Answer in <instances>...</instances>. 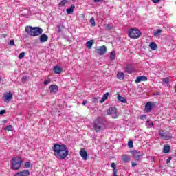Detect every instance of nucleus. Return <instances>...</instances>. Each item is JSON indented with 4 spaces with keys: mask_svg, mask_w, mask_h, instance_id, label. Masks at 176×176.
I'll return each mask as SVG.
<instances>
[{
    "mask_svg": "<svg viewBox=\"0 0 176 176\" xmlns=\"http://www.w3.org/2000/svg\"><path fill=\"white\" fill-rule=\"evenodd\" d=\"M52 151L56 158L60 160H64L69 155V150L65 144H54Z\"/></svg>",
    "mask_w": 176,
    "mask_h": 176,
    "instance_id": "1",
    "label": "nucleus"
},
{
    "mask_svg": "<svg viewBox=\"0 0 176 176\" xmlns=\"http://www.w3.org/2000/svg\"><path fill=\"white\" fill-rule=\"evenodd\" d=\"M93 126L94 131L99 133L104 131V128H106V124L102 118L98 117V118L94 120Z\"/></svg>",
    "mask_w": 176,
    "mask_h": 176,
    "instance_id": "2",
    "label": "nucleus"
},
{
    "mask_svg": "<svg viewBox=\"0 0 176 176\" xmlns=\"http://www.w3.org/2000/svg\"><path fill=\"white\" fill-rule=\"evenodd\" d=\"M25 31L30 36H38L43 34V30L40 27L26 26Z\"/></svg>",
    "mask_w": 176,
    "mask_h": 176,
    "instance_id": "3",
    "label": "nucleus"
},
{
    "mask_svg": "<svg viewBox=\"0 0 176 176\" xmlns=\"http://www.w3.org/2000/svg\"><path fill=\"white\" fill-rule=\"evenodd\" d=\"M11 169L13 170H19L23 164V160L19 157H15L10 160Z\"/></svg>",
    "mask_w": 176,
    "mask_h": 176,
    "instance_id": "4",
    "label": "nucleus"
},
{
    "mask_svg": "<svg viewBox=\"0 0 176 176\" xmlns=\"http://www.w3.org/2000/svg\"><path fill=\"white\" fill-rule=\"evenodd\" d=\"M128 35H129L130 38L135 39L140 38L142 35V33L140 30L131 28V30H129Z\"/></svg>",
    "mask_w": 176,
    "mask_h": 176,
    "instance_id": "5",
    "label": "nucleus"
},
{
    "mask_svg": "<svg viewBox=\"0 0 176 176\" xmlns=\"http://www.w3.org/2000/svg\"><path fill=\"white\" fill-rule=\"evenodd\" d=\"M107 113L108 116H111L113 119H116L119 116L118 109L116 107H109L107 111Z\"/></svg>",
    "mask_w": 176,
    "mask_h": 176,
    "instance_id": "6",
    "label": "nucleus"
},
{
    "mask_svg": "<svg viewBox=\"0 0 176 176\" xmlns=\"http://www.w3.org/2000/svg\"><path fill=\"white\" fill-rule=\"evenodd\" d=\"M107 52V47L106 45L100 46L96 49L94 51L95 53L99 54L100 56H103Z\"/></svg>",
    "mask_w": 176,
    "mask_h": 176,
    "instance_id": "7",
    "label": "nucleus"
},
{
    "mask_svg": "<svg viewBox=\"0 0 176 176\" xmlns=\"http://www.w3.org/2000/svg\"><path fill=\"white\" fill-rule=\"evenodd\" d=\"M159 133H160V136L164 140H170L172 139V135H170V133H164L160 131Z\"/></svg>",
    "mask_w": 176,
    "mask_h": 176,
    "instance_id": "8",
    "label": "nucleus"
},
{
    "mask_svg": "<svg viewBox=\"0 0 176 176\" xmlns=\"http://www.w3.org/2000/svg\"><path fill=\"white\" fill-rule=\"evenodd\" d=\"M155 107V103H152L151 102H148L145 105V111L149 113Z\"/></svg>",
    "mask_w": 176,
    "mask_h": 176,
    "instance_id": "9",
    "label": "nucleus"
},
{
    "mask_svg": "<svg viewBox=\"0 0 176 176\" xmlns=\"http://www.w3.org/2000/svg\"><path fill=\"white\" fill-rule=\"evenodd\" d=\"M146 81H148V77H146V76H138L135 80V82L136 84H138V83H140L141 82H146Z\"/></svg>",
    "mask_w": 176,
    "mask_h": 176,
    "instance_id": "10",
    "label": "nucleus"
},
{
    "mask_svg": "<svg viewBox=\"0 0 176 176\" xmlns=\"http://www.w3.org/2000/svg\"><path fill=\"white\" fill-rule=\"evenodd\" d=\"M132 155L133 156L134 159L136 161H138L141 159L142 155L140 154V152H138L137 150L132 151Z\"/></svg>",
    "mask_w": 176,
    "mask_h": 176,
    "instance_id": "11",
    "label": "nucleus"
},
{
    "mask_svg": "<svg viewBox=\"0 0 176 176\" xmlns=\"http://www.w3.org/2000/svg\"><path fill=\"white\" fill-rule=\"evenodd\" d=\"M3 97H5V102L6 103H9L13 98V95L11 92L7 93L5 96H3Z\"/></svg>",
    "mask_w": 176,
    "mask_h": 176,
    "instance_id": "12",
    "label": "nucleus"
},
{
    "mask_svg": "<svg viewBox=\"0 0 176 176\" xmlns=\"http://www.w3.org/2000/svg\"><path fill=\"white\" fill-rule=\"evenodd\" d=\"M49 91H50L51 94H56L58 91V87L57 85H50V87H49Z\"/></svg>",
    "mask_w": 176,
    "mask_h": 176,
    "instance_id": "13",
    "label": "nucleus"
},
{
    "mask_svg": "<svg viewBox=\"0 0 176 176\" xmlns=\"http://www.w3.org/2000/svg\"><path fill=\"white\" fill-rule=\"evenodd\" d=\"M39 40L41 43H45L49 40V36H47L45 34H43L40 36Z\"/></svg>",
    "mask_w": 176,
    "mask_h": 176,
    "instance_id": "14",
    "label": "nucleus"
},
{
    "mask_svg": "<svg viewBox=\"0 0 176 176\" xmlns=\"http://www.w3.org/2000/svg\"><path fill=\"white\" fill-rule=\"evenodd\" d=\"M30 174V172L28 170H24L22 172L17 173L14 176H29Z\"/></svg>",
    "mask_w": 176,
    "mask_h": 176,
    "instance_id": "15",
    "label": "nucleus"
},
{
    "mask_svg": "<svg viewBox=\"0 0 176 176\" xmlns=\"http://www.w3.org/2000/svg\"><path fill=\"white\" fill-rule=\"evenodd\" d=\"M79 153L80 154V156L82 158V160H84L85 161L87 160L88 159L87 152H86L85 150L84 149L81 150L80 152H79Z\"/></svg>",
    "mask_w": 176,
    "mask_h": 176,
    "instance_id": "16",
    "label": "nucleus"
},
{
    "mask_svg": "<svg viewBox=\"0 0 176 176\" xmlns=\"http://www.w3.org/2000/svg\"><path fill=\"white\" fill-rule=\"evenodd\" d=\"M124 72L131 74L133 72V67L131 65H127L126 67L124 68Z\"/></svg>",
    "mask_w": 176,
    "mask_h": 176,
    "instance_id": "17",
    "label": "nucleus"
},
{
    "mask_svg": "<svg viewBox=\"0 0 176 176\" xmlns=\"http://www.w3.org/2000/svg\"><path fill=\"white\" fill-rule=\"evenodd\" d=\"M54 73L56 74H60L61 72H63V69L60 67L58 66V65H56L54 67Z\"/></svg>",
    "mask_w": 176,
    "mask_h": 176,
    "instance_id": "18",
    "label": "nucleus"
},
{
    "mask_svg": "<svg viewBox=\"0 0 176 176\" xmlns=\"http://www.w3.org/2000/svg\"><path fill=\"white\" fill-rule=\"evenodd\" d=\"M117 100H119L121 103H126V99L124 97H122L121 95L117 96Z\"/></svg>",
    "mask_w": 176,
    "mask_h": 176,
    "instance_id": "19",
    "label": "nucleus"
},
{
    "mask_svg": "<svg viewBox=\"0 0 176 176\" xmlns=\"http://www.w3.org/2000/svg\"><path fill=\"white\" fill-rule=\"evenodd\" d=\"M109 95H110L109 92L105 93V94H104L103 97L102 98L100 103H104V102L106 101V100H107Z\"/></svg>",
    "mask_w": 176,
    "mask_h": 176,
    "instance_id": "20",
    "label": "nucleus"
},
{
    "mask_svg": "<svg viewBox=\"0 0 176 176\" xmlns=\"http://www.w3.org/2000/svg\"><path fill=\"white\" fill-rule=\"evenodd\" d=\"M164 153H170V146L169 144H165L164 146Z\"/></svg>",
    "mask_w": 176,
    "mask_h": 176,
    "instance_id": "21",
    "label": "nucleus"
},
{
    "mask_svg": "<svg viewBox=\"0 0 176 176\" xmlns=\"http://www.w3.org/2000/svg\"><path fill=\"white\" fill-rule=\"evenodd\" d=\"M130 160H131V157L129 155H124L122 156V161L124 163H128L129 162H130Z\"/></svg>",
    "mask_w": 176,
    "mask_h": 176,
    "instance_id": "22",
    "label": "nucleus"
},
{
    "mask_svg": "<svg viewBox=\"0 0 176 176\" xmlns=\"http://www.w3.org/2000/svg\"><path fill=\"white\" fill-rule=\"evenodd\" d=\"M149 47L152 50H156L157 48V45L155 42H151L149 44Z\"/></svg>",
    "mask_w": 176,
    "mask_h": 176,
    "instance_id": "23",
    "label": "nucleus"
},
{
    "mask_svg": "<svg viewBox=\"0 0 176 176\" xmlns=\"http://www.w3.org/2000/svg\"><path fill=\"white\" fill-rule=\"evenodd\" d=\"M75 8L76 7L74 6V5H72L70 8H67L66 10L67 13L69 14H72Z\"/></svg>",
    "mask_w": 176,
    "mask_h": 176,
    "instance_id": "24",
    "label": "nucleus"
},
{
    "mask_svg": "<svg viewBox=\"0 0 176 176\" xmlns=\"http://www.w3.org/2000/svg\"><path fill=\"white\" fill-rule=\"evenodd\" d=\"M125 78V75L124 73L122 72H119L117 74V78L120 79V80H123Z\"/></svg>",
    "mask_w": 176,
    "mask_h": 176,
    "instance_id": "25",
    "label": "nucleus"
},
{
    "mask_svg": "<svg viewBox=\"0 0 176 176\" xmlns=\"http://www.w3.org/2000/svg\"><path fill=\"white\" fill-rule=\"evenodd\" d=\"M109 59L113 60L116 59V51H111V54H109Z\"/></svg>",
    "mask_w": 176,
    "mask_h": 176,
    "instance_id": "26",
    "label": "nucleus"
},
{
    "mask_svg": "<svg viewBox=\"0 0 176 176\" xmlns=\"http://www.w3.org/2000/svg\"><path fill=\"white\" fill-rule=\"evenodd\" d=\"M56 28H58V32H63V30H64L65 26L63 25L61 23H60L58 25H56Z\"/></svg>",
    "mask_w": 176,
    "mask_h": 176,
    "instance_id": "27",
    "label": "nucleus"
},
{
    "mask_svg": "<svg viewBox=\"0 0 176 176\" xmlns=\"http://www.w3.org/2000/svg\"><path fill=\"white\" fill-rule=\"evenodd\" d=\"M146 126L147 127V128H152L153 127V126H154L155 125V124H153L152 122H151V121H149V120H147L146 122Z\"/></svg>",
    "mask_w": 176,
    "mask_h": 176,
    "instance_id": "28",
    "label": "nucleus"
},
{
    "mask_svg": "<svg viewBox=\"0 0 176 176\" xmlns=\"http://www.w3.org/2000/svg\"><path fill=\"white\" fill-rule=\"evenodd\" d=\"M94 43V42L93 41V40H90L88 42H86L87 47L91 49Z\"/></svg>",
    "mask_w": 176,
    "mask_h": 176,
    "instance_id": "29",
    "label": "nucleus"
},
{
    "mask_svg": "<svg viewBox=\"0 0 176 176\" xmlns=\"http://www.w3.org/2000/svg\"><path fill=\"white\" fill-rule=\"evenodd\" d=\"M67 3V0H63L62 1H60L59 4H58V7L60 8V7H64L65 5Z\"/></svg>",
    "mask_w": 176,
    "mask_h": 176,
    "instance_id": "30",
    "label": "nucleus"
},
{
    "mask_svg": "<svg viewBox=\"0 0 176 176\" xmlns=\"http://www.w3.org/2000/svg\"><path fill=\"white\" fill-rule=\"evenodd\" d=\"M168 83H170V79H168V78L162 79V84L168 85Z\"/></svg>",
    "mask_w": 176,
    "mask_h": 176,
    "instance_id": "31",
    "label": "nucleus"
},
{
    "mask_svg": "<svg viewBox=\"0 0 176 176\" xmlns=\"http://www.w3.org/2000/svg\"><path fill=\"white\" fill-rule=\"evenodd\" d=\"M12 129H13V127L12 125H8V126H6L5 131H12Z\"/></svg>",
    "mask_w": 176,
    "mask_h": 176,
    "instance_id": "32",
    "label": "nucleus"
},
{
    "mask_svg": "<svg viewBox=\"0 0 176 176\" xmlns=\"http://www.w3.org/2000/svg\"><path fill=\"white\" fill-rule=\"evenodd\" d=\"M31 166H32V165H31V162H25V168H30Z\"/></svg>",
    "mask_w": 176,
    "mask_h": 176,
    "instance_id": "33",
    "label": "nucleus"
},
{
    "mask_svg": "<svg viewBox=\"0 0 176 176\" xmlns=\"http://www.w3.org/2000/svg\"><path fill=\"white\" fill-rule=\"evenodd\" d=\"M28 81V76H24L23 77H22L21 78V82L25 83L26 82Z\"/></svg>",
    "mask_w": 176,
    "mask_h": 176,
    "instance_id": "34",
    "label": "nucleus"
},
{
    "mask_svg": "<svg viewBox=\"0 0 176 176\" xmlns=\"http://www.w3.org/2000/svg\"><path fill=\"white\" fill-rule=\"evenodd\" d=\"M51 82V79L50 78H48V79H45L44 82H43V85L45 86L47 85L49 83Z\"/></svg>",
    "mask_w": 176,
    "mask_h": 176,
    "instance_id": "35",
    "label": "nucleus"
},
{
    "mask_svg": "<svg viewBox=\"0 0 176 176\" xmlns=\"http://www.w3.org/2000/svg\"><path fill=\"white\" fill-rule=\"evenodd\" d=\"M90 23H91V25H92V26H95L96 25L94 17L91 18Z\"/></svg>",
    "mask_w": 176,
    "mask_h": 176,
    "instance_id": "36",
    "label": "nucleus"
},
{
    "mask_svg": "<svg viewBox=\"0 0 176 176\" xmlns=\"http://www.w3.org/2000/svg\"><path fill=\"white\" fill-rule=\"evenodd\" d=\"M162 32V30L160 29H158L153 33L154 36L160 35Z\"/></svg>",
    "mask_w": 176,
    "mask_h": 176,
    "instance_id": "37",
    "label": "nucleus"
},
{
    "mask_svg": "<svg viewBox=\"0 0 176 176\" xmlns=\"http://www.w3.org/2000/svg\"><path fill=\"white\" fill-rule=\"evenodd\" d=\"M25 56V52H21L20 54H19V59L22 60Z\"/></svg>",
    "mask_w": 176,
    "mask_h": 176,
    "instance_id": "38",
    "label": "nucleus"
},
{
    "mask_svg": "<svg viewBox=\"0 0 176 176\" xmlns=\"http://www.w3.org/2000/svg\"><path fill=\"white\" fill-rule=\"evenodd\" d=\"M128 146H129L130 148H133V141H129L128 142Z\"/></svg>",
    "mask_w": 176,
    "mask_h": 176,
    "instance_id": "39",
    "label": "nucleus"
},
{
    "mask_svg": "<svg viewBox=\"0 0 176 176\" xmlns=\"http://www.w3.org/2000/svg\"><path fill=\"white\" fill-rule=\"evenodd\" d=\"M106 30H111L112 29V26H111V24H107V25H106Z\"/></svg>",
    "mask_w": 176,
    "mask_h": 176,
    "instance_id": "40",
    "label": "nucleus"
},
{
    "mask_svg": "<svg viewBox=\"0 0 176 176\" xmlns=\"http://www.w3.org/2000/svg\"><path fill=\"white\" fill-rule=\"evenodd\" d=\"M9 45H10V46H14V45H15V43L14 42V40H11V41H10V43H9Z\"/></svg>",
    "mask_w": 176,
    "mask_h": 176,
    "instance_id": "41",
    "label": "nucleus"
},
{
    "mask_svg": "<svg viewBox=\"0 0 176 176\" xmlns=\"http://www.w3.org/2000/svg\"><path fill=\"white\" fill-rule=\"evenodd\" d=\"M140 119H141V120L146 119V115H142V116L140 117Z\"/></svg>",
    "mask_w": 176,
    "mask_h": 176,
    "instance_id": "42",
    "label": "nucleus"
},
{
    "mask_svg": "<svg viewBox=\"0 0 176 176\" xmlns=\"http://www.w3.org/2000/svg\"><path fill=\"white\" fill-rule=\"evenodd\" d=\"M6 113V110H0V116H3Z\"/></svg>",
    "mask_w": 176,
    "mask_h": 176,
    "instance_id": "43",
    "label": "nucleus"
},
{
    "mask_svg": "<svg viewBox=\"0 0 176 176\" xmlns=\"http://www.w3.org/2000/svg\"><path fill=\"white\" fill-rule=\"evenodd\" d=\"M171 160H172V157H169L168 158V160H166V164L170 163V161H171Z\"/></svg>",
    "mask_w": 176,
    "mask_h": 176,
    "instance_id": "44",
    "label": "nucleus"
},
{
    "mask_svg": "<svg viewBox=\"0 0 176 176\" xmlns=\"http://www.w3.org/2000/svg\"><path fill=\"white\" fill-rule=\"evenodd\" d=\"M118 173V170L115 169V170L113 172V176H118L116 174Z\"/></svg>",
    "mask_w": 176,
    "mask_h": 176,
    "instance_id": "45",
    "label": "nucleus"
},
{
    "mask_svg": "<svg viewBox=\"0 0 176 176\" xmlns=\"http://www.w3.org/2000/svg\"><path fill=\"white\" fill-rule=\"evenodd\" d=\"M111 166L114 168V170H116V164H115V162H113V163L111 164Z\"/></svg>",
    "mask_w": 176,
    "mask_h": 176,
    "instance_id": "46",
    "label": "nucleus"
},
{
    "mask_svg": "<svg viewBox=\"0 0 176 176\" xmlns=\"http://www.w3.org/2000/svg\"><path fill=\"white\" fill-rule=\"evenodd\" d=\"M132 167H135L137 166V164L135 162H131Z\"/></svg>",
    "mask_w": 176,
    "mask_h": 176,
    "instance_id": "47",
    "label": "nucleus"
},
{
    "mask_svg": "<svg viewBox=\"0 0 176 176\" xmlns=\"http://www.w3.org/2000/svg\"><path fill=\"white\" fill-rule=\"evenodd\" d=\"M154 3H158L160 0H152Z\"/></svg>",
    "mask_w": 176,
    "mask_h": 176,
    "instance_id": "48",
    "label": "nucleus"
},
{
    "mask_svg": "<svg viewBox=\"0 0 176 176\" xmlns=\"http://www.w3.org/2000/svg\"><path fill=\"white\" fill-rule=\"evenodd\" d=\"M94 3H99L102 1L103 0H94Z\"/></svg>",
    "mask_w": 176,
    "mask_h": 176,
    "instance_id": "49",
    "label": "nucleus"
},
{
    "mask_svg": "<svg viewBox=\"0 0 176 176\" xmlns=\"http://www.w3.org/2000/svg\"><path fill=\"white\" fill-rule=\"evenodd\" d=\"M87 103V100L82 101V105L85 106Z\"/></svg>",
    "mask_w": 176,
    "mask_h": 176,
    "instance_id": "50",
    "label": "nucleus"
},
{
    "mask_svg": "<svg viewBox=\"0 0 176 176\" xmlns=\"http://www.w3.org/2000/svg\"><path fill=\"white\" fill-rule=\"evenodd\" d=\"M93 102H94V103H96V102H97V98H93Z\"/></svg>",
    "mask_w": 176,
    "mask_h": 176,
    "instance_id": "51",
    "label": "nucleus"
},
{
    "mask_svg": "<svg viewBox=\"0 0 176 176\" xmlns=\"http://www.w3.org/2000/svg\"><path fill=\"white\" fill-rule=\"evenodd\" d=\"M1 36H2L3 38H6V37L7 36V35H6V34H3L1 35Z\"/></svg>",
    "mask_w": 176,
    "mask_h": 176,
    "instance_id": "52",
    "label": "nucleus"
},
{
    "mask_svg": "<svg viewBox=\"0 0 176 176\" xmlns=\"http://www.w3.org/2000/svg\"><path fill=\"white\" fill-rule=\"evenodd\" d=\"M1 82V78L0 77V82Z\"/></svg>",
    "mask_w": 176,
    "mask_h": 176,
    "instance_id": "53",
    "label": "nucleus"
},
{
    "mask_svg": "<svg viewBox=\"0 0 176 176\" xmlns=\"http://www.w3.org/2000/svg\"><path fill=\"white\" fill-rule=\"evenodd\" d=\"M175 157H176V151H175Z\"/></svg>",
    "mask_w": 176,
    "mask_h": 176,
    "instance_id": "54",
    "label": "nucleus"
},
{
    "mask_svg": "<svg viewBox=\"0 0 176 176\" xmlns=\"http://www.w3.org/2000/svg\"><path fill=\"white\" fill-rule=\"evenodd\" d=\"M175 92H176V85H175Z\"/></svg>",
    "mask_w": 176,
    "mask_h": 176,
    "instance_id": "55",
    "label": "nucleus"
},
{
    "mask_svg": "<svg viewBox=\"0 0 176 176\" xmlns=\"http://www.w3.org/2000/svg\"><path fill=\"white\" fill-rule=\"evenodd\" d=\"M6 122H7L6 120L4 121L5 123H6Z\"/></svg>",
    "mask_w": 176,
    "mask_h": 176,
    "instance_id": "56",
    "label": "nucleus"
}]
</instances>
